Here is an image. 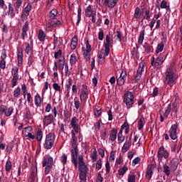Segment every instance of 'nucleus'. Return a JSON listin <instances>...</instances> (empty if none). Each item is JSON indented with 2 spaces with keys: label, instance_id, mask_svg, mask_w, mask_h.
I'll return each instance as SVG.
<instances>
[{
  "label": "nucleus",
  "instance_id": "nucleus-1",
  "mask_svg": "<svg viewBox=\"0 0 182 182\" xmlns=\"http://www.w3.org/2000/svg\"><path fill=\"white\" fill-rule=\"evenodd\" d=\"M77 164H79L78 170H79L80 179L82 181H86L89 168L86 165V163L84 161V157L82 155L78 156Z\"/></svg>",
  "mask_w": 182,
  "mask_h": 182
},
{
  "label": "nucleus",
  "instance_id": "nucleus-2",
  "mask_svg": "<svg viewBox=\"0 0 182 182\" xmlns=\"http://www.w3.org/2000/svg\"><path fill=\"white\" fill-rule=\"evenodd\" d=\"M54 159L50 156H43L42 161V167L45 168L44 174L48 175L53 167Z\"/></svg>",
  "mask_w": 182,
  "mask_h": 182
},
{
  "label": "nucleus",
  "instance_id": "nucleus-3",
  "mask_svg": "<svg viewBox=\"0 0 182 182\" xmlns=\"http://www.w3.org/2000/svg\"><path fill=\"white\" fill-rule=\"evenodd\" d=\"M13 1H16V2H13L9 3V10H8V14L11 16V18H14L15 16V12H16V14L19 13V9L21 8L22 3H23V0H12Z\"/></svg>",
  "mask_w": 182,
  "mask_h": 182
},
{
  "label": "nucleus",
  "instance_id": "nucleus-4",
  "mask_svg": "<svg viewBox=\"0 0 182 182\" xmlns=\"http://www.w3.org/2000/svg\"><path fill=\"white\" fill-rule=\"evenodd\" d=\"M177 77L174 76V72L170 68H167L166 71V77L164 80L165 85L172 87L176 83Z\"/></svg>",
  "mask_w": 182,
  "mask_h": 182
},
{
  "label": "nucleus",
  "instance_id": "nucleus-5",
  "mask_svg": "<svg viewBox=\"0 0 182 182\" xmlns=\"http://www.w3.org/2000/svg\"><path fill=\"white\" fill-rule=\"evenodd\" d=\"M55 141V134L53 132H49L46 135L45 141L43 144V147L44 149L49 150L51 149Z\"/></svg>",
  "mask_w": 182,
  "mask_h": 182
},
{
  "label": "nucleus",
  "instance_id": "nucleus-6",
  "mask_svg": "<svg viewBox=\"0 0 182 182\" xmlns=\"http://www.w3.org/2000/svg\"><path fill=\"white\" fill-rule=\"evenodd\" d=\"M124 102L126 104L127 107L130 109L134 104V97L132 92H127L124 96Z\"/></svg>",
  "mask_w": 182,
  "mask_h": 182
},
{
  "label": "nucleus",
  "instance_id": "nucleus-7",
  "mask_svg": "<svg viewBox=\"0 0 182 182\" xmlns=\"http://www.w3.org/2000/svg\"><path fill=\"white\" fill-rule=\"evenodd\" d=\"M164 60H165L164 54L161 53L156 59H155L154 57H152L151 61V66H154V68H156V69L159 70V69H161Z\"/></svg>",
  "mask_w": 182,
  "mask_h": 182
},
{
  "label": "nucleus",
  "instance_id": "nucleus-8",
  "mask_svg": "<svg viewBox=\"0 0 182 182\" xmlns=\"http://www.w3.org/2000/svg\"><path fill=\"white\" fill-rule=\"evenodd\" d=\"M73 149H71V161L72 164H74L75 168H77V158H78V154L79 150L77 149V145L72 146Z\"/></svg>",
  "mask_w": 182,
  "mask_h": 182
},
{
  "label": "nucleus",
  "instance_id": "nucleus-9",
  "mask_svg": "<svg viewBox=\"0 0 182 182\" xmlns=\"http://www.w3.org/2000/svg\"><path fill=\"white\" fill-rule=\"evenodd\" d=\"M113 40L110 38V35H107L105 38V56H108L110 54V48L112 47Z\"/></svg>",
  "mask_w": 182,
  "mask_h": 182
},
{
  "label": "nucleus",
  "instance_id": "nucleus-10",
  "mask_svg": "<svg viewBox=\"0 0 182 182\" xmlns=\"http://www.w3.org/2000/svg\"><path fill=\"white\" fill-rule=\"evenodd\" d=\"M60 26H62V22L57 18H49L47 23V27L50 29L60 28Z\"/></svg>",
  "mask_w": 182,
  "mask_h": 182
},
{
  "label": "nucleus",
  "instance_id": "nucleus-11",
  "mask_svg": "<svg viewBox=\"0 0 182 182\" xmlns=\"http://www.w3.org/2000/svg\"><path fill=\"white\" fill-rule=\"evenodd\" d=\"M33 129L31 126H28L24 127L23 129V133H24L25 137H28L31 140H34L36 139V135L33 134Z\"/></svg>",
  "mask_w": 182,
  "mask_h": 182
},
{
  "label": "nucleus",
  "instance_id": "nucleus-12",
  "mask_svg": "<svg viewBox=\"0 0 182 182\" xmlns=\"http://www.w3.org/2000/svg\"><path fill=\"white\" fill-rule=\"evenodd\" d=\"M32 9L33 4L31 3H28L26 7L24 8V9L23 10V14H21V19L23 22L26 21Z\"/></svg>",
  "mask_w": 182,
  "mask_h": 182
},
{
  "label": "nucleus",
  "instance_id": "nucleus-13",
  "mask_svg": "<svg viewBox=\"0 0 182 182\" xmlns=\"http://www.w3.org/2000/svg\"><path fill=\"white\" fill-rule=\"evenodd\" d=\"M78 122L79 119H77L76 117H73L70 122V126L75 133H79L81 129L80 125L78 124Z\"/></svg>",
  "mask_w": 182,
  "mask_h": 182
},
{
  "label": "nucleus",
  "instance_id": "nucleus-14",
  "mask_svg": "<svg viewBox=\"0 0 182 182\" xmlns=\"http://www.w3.org/2000/svg\"><path fill=\"white\" fill-rule=\"evenodd\" d=\"M132 133H131L130 136H129V135L127 136L126 142L124 143V146H122V151L123 153H126L129 149V148L131 147V146H132Z\"/></svg>",
  "mask_w": 182,
  "mask_h": 182
},
{
  "label": "nucleus",
  "instance_id": "nucleus-15",
  "mask_svg": "<svg viewBox=\"0 0 182 182\" xmlns=\"http://www.w3.org/2000/svg\"><path fill=\"white\" fill-rule=\"evenodd\" d=\"M155 168H156V166L153 164H149L147 166L146 174H145V177L147 179L151 180L152 178L153 173H154Z\"/></svg>",
  "mask_w": 182,
  "mask_h": 182
},
{
  "label": "nucleus",
  "instance_id": "nucleus-16",
  "mask_svg": "<svg viewBox=\"0 0 182 182\" xmlns=\"http://www.w3.org/2000/svg\"><path fill=\"white\" fill-rule=\"evenodd\" d=\"M165 148L164 146H161L158 151L157 156L159 160H162L163 157L165 159H168L169 156V154L166 150H164Z\"/></svg>",
  "mask_w": 182,
  "mask_h": 182
},
{
  "label": "nucleus",
  "instance_id": "nucleus-17",
  "mask_svg": "<svg viewBox=\"0 0 182 182\" xmlns=\"http://www.w3.org/2000/svg\"><path fill=\"white\" fill-rule=\"evenodd\" d=\"M54 115L53 114H49L48 115H45L43 119V122L44 126H49L54 122Z\"/></svg>",
  "mask_w": 182,
  "mask_h": 182
},
{
  "label": "nucleus",
  "instance_id": "nucleus-18",
  "mask_svg": "<svg viewBox=\"0 0 182 182\" xmlns=\"http://www.w3.org/2000/svg\"><path fill=\"white\" fill-rule=\"evenodd\" d=\"M127 77V71H124L122 70L120 74V77L117 79V85L119 87L123 86L124 85Z\"/></svg>",
  "mask_w": 182,
  "mask_h": 182
},
{
  "label": "nucleus",
  "instance_id": "nucleus-19",
  "mask_svg": "<svg viewBox=\"0 0 182 182\" xmlns=\"http://www.w3.org/2000/svg\"><path fill=\"white\" fill-rule=\"evenodd\" d=\"M177 129H178V124H172L169 130L170 137L173 140H176L177 139Z\"/></svg>",
  "mask_w": 182,
  "mask_h": 182
},
{
  "label": "nucleus",
  "instance_id": "nucleus-20",
  "mask_svg": "<svg viewBox=\"0 0 182 182\" xmlns=\"http://www.w3.org/2000/svg\"><path fill=\"white\" fill-rule=\"evenodd\" d=\"M142 10V14H144V15H143V19H146V21H149L151 19V11H150V8H143L141 9Z\"/></svg>",
  "mask_w": 182,
  "mask_h": 182
},
{
  "label": "nucleus",
  "instance_id": "nucleus-21",
  "mask_svg": "<svg viewBox=\"0 0 182 182\" xmlns=\"http://www.w3.org/2000/svg\"><path fill=\"white\" fill-rule=\"evenodd\" d=\"M17 60H18V66H21L23 63V49L19 48L17 50Z\"/></svg>",
  "mask_w": 182,
  "mask_h": 182
},
{
  "label": "nucleus",
  "instance_id": "nucleus-22",
  "mask_svg": "<svg viewBox=\"0 0 182 182\" xmlns=\"http://www.w3.org/2000/svg\"><path fill=\"white\" fill-rule=\"evenodd\" d=\"M117 1L118 0H107L103 3V4L108 8L112 9L116 6Z\"/></svg>",
  "mask_w": 182,
  "mask_h": 182
},
{
  "label": "nucleus",
  "instance_id": "nucleus-23",
  "mask_svg": "<svg viewBox=\"0 0 182 182\" xmlns=\"http://www.w3.org/2000/svg\"><path fill=\"white\" fill-rule=\"evenodd\" d=\"M36 140L38 142H41L43 137V133L41 128L37 129V132H36Z\"/></svg>",
  "mask_w": 182,
  "mask_h": 182
},
{
  "label": "nucleus",
  "instance_id": "nucleus-24",
  "mask_svg": "<svg viewBox=\"0 0 182 182\" xmlns=\"http://www.w3.org/2000/svg\"><path fill=\"white\" fill-rule=\"evenodd\" d=\"M170 166L172 170L176 171L178 167V159H173L170 161Z\"/></svg>",
  "mask_w": 182,
  "mask_h": 182
},
{
  "label": "nucleus",
  "instance_id": "nucleus-25",
  "mask_svg": "<svg viewBox=\"0 0 182 182\" xmlns=\"http://www.w3.org/2000/svg\"><path fill=\"white\" fill-rule=\"evenodd\" d=\"M77 41H78V38L77 35H75L73 36V38L71 40V43H70V48L74 50L77 45Z\"/></svg>",
  "mask_w": 182,
  "mask_h": 182
},
{
  "label": "nucleus",
  "instance_id": "nucleus-26",
  "mask_svg": "<svg viewBox=\"0 0 182 182\" xmlns=\"http://www.w3.org/2000/svg\"><path fill=\"white\" fill-rule=\"evenodd\" d=\"M117 129H112L109 133V140L111 141H114L117 139Z\"/></svg>",
  "mask_w": 182,
  "mask_h": 182
},
{
  "label": "nucleus",
  "instance_id": "nucleus-27",
  "mask_svg": "<svg viewBox=\"0 0 182 182\" xmlns=\"http://www.w3.org/2000/svg\"><path fill=\"white\" fill-rule=\"evenodd\" d=\"M143 14V11H141L139 7H136L134 13V18L135 19H139Z\"/></svg>",
  "mask_w": 182,
  "mask_h": 182
},
{
  "label": "nucleus",
  "instance_id": "nucleus-28",
  "mask_svg": "<svg viewBox=\"0 0 182 182\" xmlns=\"http://www.w3.org/2000/svg\"><path fill=\"white\" fill-rule=\"evenodd\" d=\"M143 48L145 49V52L146 53L154 52V49H153V46L149 44V43H144V44L143 45Z\"/></svg>",
  "mask_w": 182,
  "mask_h": 182
},
{
  "label": "nucleus",
  "instance_id": "nucleus-29",
  "mask_svg": "<svg viewBox=\"0 0 182 182\" xmlns=\"http://www.w3.org/2000/svg\"><path fill=\"white\" fill-rule=\"evenodd\" d=\"M38 41L41 42H44L46 38V34L45 33V32L43 31V30L40 29L38 31Z\"/></svg>",
  "mask_w": 182,
  "mask_h": 182
},
{
  "label": "nucleus",
  "instance_id": "nucleus-30",
  "mask_svg": "<svg viewBox=\"0 0 182 182\" xmlns=\"http://www.w3.org/2000/svg\"><path fill=\"white\" fill-rule=\"evenodd\" d=\"M42 102H43V99L41 98L39 94L36 95L35 97V104L37 107H41Z\"/></svg>",
  "mask_w": 182,
  "mask_h": 182
},
{
  "label": "nucleus",
  "instance_id": "nucleus-31",
  "mask_svg": "<svg viewBox=\"0 0 182 182\" xmlns=\"http://www.w3.org/2000/svg\"><path fill=\"white\" fill-rule=\"evenodd\" d=\"M93 14V9H92L91 5H89L86 9H85V16L87 18H91Z\"/></svg>",
  "mask_w": 182,
  "mask_h": 182
},
{
  "label": "nucleus",
  "instance_id": "nucleus-32",
  "mask_svg": "<svg viewBox=\"0 0 182 182\" xmlns=\"http://www.w3.org/2000/svg\"><path fill=\"white\" fill-rule=\"evenodd\" d=\"M71 136H72V139H71L72 146H77V138L75 135V130H72Z\"/></svg>",
  "mask_w": 182,
  "mask_h": 182
},
{
  "label": "nucleus",
  "instance_id": "nucleus-33",
  "mask_svg": "<svg viewBox=\"0 0 182 182\" xmlns=\"http://www.w3.org/2000/svg\"><path fill=\"white\" fill-rule=\"evenodd\" d=\"M88 95H89L88 92H82L81 94H80V101L82 102L86 103L87 100L88 98Z\"/></svg>",
  "mask_w": 182,
  "mask_h": 182
},
{
  "label": "nucleus",
  "instance_id": "nucleus-34",
  "mask_svg": "<svg viewBox=\"0 0 182 182\" xmlns=\"http://www.w3.org/2000/svg\"><path fill=\"white\" fill-rule=\"evenodd\" d=\"M171 109H172V105L170 103L167 107H166V111L164 114V117L165 119H168V115L170 114L171 112Z\"/></svg>",
  "mask_w": 182,
  "mask_h": 182
},
{
  "label": "nucleus",
  "instance_id": "nucleus-35",
  "mask_svg": "<svg viewBox=\"0 0 182 182\" xmlns=\"http://www.w3.org/2000/svg\"><path fill=\"white\" fill-rule=\"evenodd\" d=\"M144 36H145V30H143L140 32L139 38H138V43L142 44L144 40Z\"/></svg>",
  "mask_w": 182,
  "mask_h": 182
},
{
  "label": "nucleus",
  "instance_id": "nucleus-36",
  "mask_svg": "<svg viewBox=\"0 0 182 182\" xmlns=\"http://www.w3.org/2000/svg\"><path fill=\"white\" fill-rule=\"evenodd\" d=\"M58 14V11L56 9H53L49 12V18H56Z\"/></svg>",
  "mask_w": 182,
  "mask_h": 182
},
{
  "label": "nucleus",
  "instance_id": "nucleus-37",
  "mask_svg": "<svg viewBox=\"0 0 182 182\" xmlns=\"http://www.w3.org/2000/svg\"><path fill=\"white\" fill-rule=\"evenodd\" d=\"M18 68L16 66H14L12 68V70H11V75L13 76V77H19L18 75Z\"/></svg>",
  "mask_w": 182,
  "mask_h": 182
},
{
  "label": "nucleus",
  "instance_id": "nucleus-38",
  "mask_svg": "<svg viewBox=\"0 0 182 182\" xmlns=\"http://www.w3.org/2000/svg\"><path fill=\"white\" fill-rule=\"evenodd\" d=\"M128 171V168L127 166H124L122 168H120L118 171V174L119 176H123L126 173L127 171Z\"/></svg>",
  "mask_w": 182,
  "mask_h": 182
},
{
  "label": "nucleus",
  "instance_id": "nucleus-39",
  "mask_svg": "<svg viewBox=\"0 0 182 182\" xmlns=\"http://www.w3.org/2000/svg\"><path fill=\"white\" fill-rule=\"evenodd\" d=\"M164 43H159L158 45H157V48H156V53L158 54L161 52L163 51L164 50Z\"/></svg>",
  "mask_w": 182,
  "mask_h": 182
},
{
  "label": "nucleus",
  "instance_id": "nucleus-40",
  "mask_svg": "<svg viewBox=\"0 0 182 182\" xmlns=\"http://www.w3.org/2000/svg\"><path fill=\"white\" fill-rule=\"evenodd\" d=\"M77 60V59L76 55L75 53L72 54L70 55V63L71 66H73V65H75Z\"/></svg>",
  "mask_w": 182,
  "mask_h": 182
},
{
  "label": "nucleus",
  "instance_id": "nucleus-41",
  "mask_svg": "<svg viewBox=\"0 0 182 182\" xmlns=\"http://www.w3.org/2000/svg\"><path fill=\"white\" fill-rule=\"evenodd\" d=\"M12 169V162L10 161H7L5 166V171L6 172H10Z\"/></svg>",
  "mask_w": 182,
  "mask_h": 182
},
{
  "label": "nucleus",
  "instance_id": "nucleus-42",
  "mask_svg": "<svg viewBox=\"0 0 182 182\" xmlns=\"http://www.w3.org/2000/svg\"><path fill=\"white\" fill-rule=\"evenodd\" d=\"M100 137L104 141H105L107 137H109V132H107V129H105L103 132H101Z\"/></svg>",
  "mask_w": 182,
  "mask_h": 182
},
{
  "label": "nucleus",
  "instance_id": "nucleus-43",
  "mask_svg": "<svg viewBox=\"0 0 182 182\" xmlns=\"http://www.w3.org/2000/svg\"><path fill=\"white\" fill-rule=\"evenodd\" d=\"M102 159H100L99 160L97 161L95 169L97 171H99L100 170L102 169Z\"/></svg>",
  "mask_w": 182,
  "mask_h": 182
},
{
  "label": "nucleus",
  "instance_id": "nucleus-44",
  "mask_svg": "<svg viewBox=\"0 0 182 182\" xmlns=\"http://www.w3.org/2000/svg\"><path fill=\"white\" fill-rule=\"evenodd\" d=\"M128 182H136V175L134 172L128 174Z\"/></svg>",
  "mask_w": 182,
  "mask_h": 182
},
{
  "label": "nucleus",
  "instance_id": "nucleus-45",
  "mask_svg": "<svg viewBox=\"0 0 182 182\" xmlns=\"http://www.w3.org/2000/svg\"><path fill=\"white\" fill-rule=\"evenodd\" d=\"M97 151L96 149H95V151H93L92 155H91V159H92V163H95V161H97Z\"/></svg>",
  "mask_w": 182,
  "mask_h": 182
},
{
  "label": "nucleus",
  "instance_id": "nucleus-46",
  "mask_svg": "<svg viewBox=\"0 0 182 182\" xmlns=\"http://www.w3.org/2000/svg\"><path fill=\"white\" fill-rule=\"evenodd\" d=\"M26 49L25 52L27 55H29L30 52L33 50V47H31L29 43H25Z\"/></svg>",
  "mask_w": 182,
  "mask_h": 182
},
{
  "label": "nucleus",
  "instance_id": "nucleus-47",
  "mask_svg": "<svg viewBox=\"0 0 182 182\" xmlns=\"http://www.w3.org/2000/svg\"><path fill=\"white\" fill-rule=\"evenodd\" d=\"M13 113H14V107H9L8 109V111L5 112V116L6 117H10Z\"/></svg>",
  "mask_w": 182,
  "mask_h": 182
},
{
  "label": "nucleus",
  "instance_id": "nucleus-48",
  "mask_svg": "<svg viewBox=\"0 0 182 182\" xmlns=\"http://www.w3.org/2000/svg\"><path fill=\"white\" fill-rule=\"evenodd\" d=\"M20 95H21V88L19 86H18L17 88H16V90H14V97L16 98H18Z\"/></svg>",
  "mask_w": 182,
  "mask_h": 182
},
{
  "label": "nucleus",
  "instance_id": "nucleus-49",
  "mask_svg": "<svg viewBox=\"0 0 182 182\" xmlns=\"http://www.w3.org/2000/svg\"><path fill=\"white\" fill-rule=\"evenodd\" d=\"M85 46H86L85 53H90L92 51V46L90 44L89 40H87L85 41Z\"/></svg>",
  "mask_w": 182,
  "mask_h": 182
},
{
  "label": "nucleus",
  "instance_id": "nucleus-50",
  "mask_svg": "<svg viewBox=\"0 0 182 182\" xmlns=\"http://www.w3.org/2000/svg\"><path fill=\"white\" fill-rule=\"evenodd\" d=\"M164 173H165L167 176H169V175H170V166H168L166 164L164 165Z\"/></svg>",
  "mask_w": 182,
  "mask_h": 182
},
{
  "label": "nucleus",
  "instance_id": "nucleus-51",
  "mask_svg": "<svg viewBox=\"0 0 182 182\" xmlns=\"http://www.w3.org/2000/svg\"><path fill=\"white\" fill-rule=\"evenodd\" d=\"M73 84V79L69 78L68 82L65 84V90L68 92L70 89V87Z\"/></svg>",
  "mask_w": 182,
  "mask_h": 182
},
{
  "label": "nucleus",
  "instance_id": "nucleus-52",
  "mask_svg": "<svg viewBox=\"0 0 182 182\" xmlns=\"http://www.w3.org/2000/svg\"><path fill=\"white\" fill-rule=\"evenodd\" d=\"M6 110H8V107L6 105H1L0 106V112L1 113V114L6 115Z\"/></svg>",
  "mask_w": 182,
  "mask_h": 182
},
{
  "label": "nucleus",
  "instance_id": "nucleus-53",
  "mask_svg": "<svg viewBox=\"0 0 182 182\" xmlns=\"http://www.w3.org/2000/svg\"><path fill=\"white\" fill-rule=\"evenodd\" d=\"M104 38H105V32L102 29L100 28L98 33V40L103 41Z\"/></svg>",
  "mask_w": 182,
  "mask_h": 182
},
{
  "label": "nucleus",
  "instance_id": "nucleus-54",
  "mask_svg": "<svg viewBox=\"0 0 182 182\" xmlns=\"http://www.w3.org/2000/svg\"><path fill=\"white\" fill-rule=\"evenodd\" d=\"M144 127V119H140L138 121V130L141 131Z\"/></svg>",
  "mask_w": 182,
  "mask_h": 182
},
{
  "label": "nucleus",
  "instance_id": "nucleus-55",
  "mask_svg": "<svg viewBox=\"0 0 182 182\" xmlns=\"http://www.w3.org/2000/svg\"><path fill=\"white\" fill-rule=\"evenodd\" d=\"M81 15H82V9L80 7L78 9V11H77V26H79V23L81 21Z\"/></svg>",
  "mask_w": 182,
  "mask_h": 182
},
{
  "label": "nucleus",
  "instance_id": "nucleus-56",
  "mask_svg": "<svg viewBox=\"0 0 182 182\" xmlns=\"http://www.w3.org/2000/svg\"><path fill=\"white\" fill-rule=\"evenodd\" d=\"M94 114L96 118H99L101 116V114H102V109H95Z\"/></svg>",
  "mask_w": 182,
  "mask_h": 182
},
{
  "label": "nucleus",
  "instance_id": "nucleus-57",
  "mask_svg": "<svg viewBox=\"0 0 182 182\" xmlns=\"http://www.w3.org/2000/svg\"><path fill=\"white\" fill-rule=\"evenodd\" d=\"M18 80V77H13V78L11 79V87L12 88H14L16 86Z\"/></svg>",
  "mask_w": 182,
  "mask_h": 182
},
{
  "label": "nucleus",
  "instance_id": "nucleus-58",
  "mask_svg": "<svg viewBox=\"0 0 182 182\" xmlns=\"http://www.w3.org/2000/svg\"><path fill=\"white\" fill-rule=\"evenodd\" d=\"M74 105L76 109H78L80 107V102L79 101V99L76 97L74 99Z\"/></svg>",
  "mask_w": 182,
  "mask_h": 182
},
{
  "label": "nucleus",
  "instance_id": "nucleus-59",
  "mask_svg": "<svg viewBox=\"0 0 182 182\" xmlns=\"http://www.w3.org/2000/svg\"><path fill=\"white\" fill-rule=\"evenodd\" d=\"M122 36H123V34H122V31H116L115 37H117L118 38L119 42H122Z\"/></svg>",
  "mask_w": 182,
  "mask_h": 182
},
{
  "label": "nucleus",
  "instance_id": "nucleus-60",
  "mask_svg": "<svg viewBox=\"0 0 182 182\" xmlns=\"http://www.w3.org/2000/svg\"><path fill=\"white\" fill-rule=\"evenodd\" d=\"M7 52L6 49L2 50L1 55V60H5L7 58Z\"/></svg>",
  "mask_w": 182,
  "mask_h": 182
},
{
  "label": "nucleus",
  "instance_id": "nucleus-61",
  "mask_svg": "<svg viewBox=\"0 0 182 182\" xmlns=\"http://www.w3.org/2000/svg\"><path fill=\"white\" fill-rule=\"evenodd\" d=\"M65 57L63 56V63H58V69L60 70H62V71H63V69H64V66H65Z\"/></svg>",
  "mask_w": 182,
  "mask_h": 182
},
{
  "label": "nucleus",
  "instance_id": "nucleus-62",
  "mask_svg": "<svg viewBox=\"0 0 182 182\" xmlns=\"http://www.w3.org/2000/svg\"><path fill=\"white\" fill-rule=\"evenodd\" d=\"M28 29H29V23L28 21H26L24 26L22 28V31L28 32Z\"/></svg>",
  "mask_w": 182,
  "mask_h": 182
},
{
  "label": "nucleus",
  "instance_id": "nucleus-63",
  "mask_svg": "<svg viewBox=\"0 0 182 182\" xmlns=\"http://www.w3.org/2000/svg\"><path fill=\"white\" fill-rule=\"evenodd\" d=\"M60 57H62V50H58V52H55V54H54V58L55 59H58L60 58Z\"/></svg>",
  "mask_w": 182,
  "mask_h": 182
},
{
  "label": "nucleus",
  "instance_id": "nucleus-64",
  "mask_svg": "<svg viewBox=\"0 0 182 182\" xmlns=\"http://www.w3.org/2000/svg\"><path fill=\"white\" fill-rule=\"evenodd\" d=\"M67 158L68 157H67V156L65 154H63V156H61L60 160H61V163H62L63 165H65L66 164V163H67Z\"/></svg>",
  "mask_w": 182,
  "mask_h": 182
}]
</instances>
